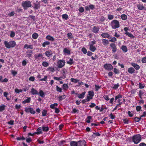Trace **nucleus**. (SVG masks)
Segmentation results:
<instances>
[{"label":"nucleus","instance_id":"1","mask_svg":"<svg viewBox=\"0 0 146 146\" xmlns=\"http://www.w3.org/2000/svg\"><path fill=\"white\" fill-rule=\"evenodd\" d=\"M4 44L5 46L8 48H13L16 45L15 41H11L9 42L5 41L4 42Z\"/></svg>","mask_w":146,"mask_h":146},{"label":"nucleus","instance_id":"2","mask_svg":"<svg viewBox=\"0 0 146 146\" xmlns=\"http://www.w3.org/2000/svg\"><path fill=\"white\" fill-rule=\"evenodd\" d=\"M132 139L134 143L137 144L141 141V136L139 134L135 135L132 137Z\"/></svg>","mask_w":146,"mask_h":146},{"label":"nucleus","instance_id":"3","mask_svg":"<svg viewBox=\"0 0 146 146\" xmlns=\"http://www.w3.org/2000/svg\"><path fill=\"white\" fill-rule=\"evenodd\" d=\"M110 25L113 29H115L119 27V22L117 20H114L111 22Z\"/></svg>","mask_w":146,"mask_h":146},{"label":"nucleus","instance_id":"4","mask_svg":"<svg viewBox=\"0 0 146 146\" xmlns=\"http://www.w3.org/2000/svg\"><path fill=\"white\" fill-rule=\"evenodd\" d=\"M21 5L24 9H26L31 7L32 3L29 1H25L22 3Z\"/></svg>","mask_w":146,"mask_h":146},{"label":"nucleus","instance_id":"5","mask_svg":"<svg viewBox=\"0 0 146 146\" xmlns=\"http://www.w3.org/2000/svg\"><path fill=\"white\" fill-rule=\"evenodd\" d=\"M25 111L27 113H29L32 114H35L36 112L31 107H26L25 108Z\"/></svg>","mask_w":146,"mask_h":146},{"label":"nucleus","instance_id":"6","mask_svg":"<svg viewBox=\"0 0 146 146\" xmlns=\"http://www.w3.org/2000/svg\"><path fill=\"white\" fill-rule=\"evenodd\" d=\"M34 58L35 60L38 61L43 58V55L42 53H37L35 54Z\"/></svg>","mask_w":146,"mask_h":146},{"label":"nucleus","instance_id":"7","mask_svg":"<svg viewBox=\"0 0 146 146\" xmlns=\"http://www.w3.org/2000/svg\"><path fill=\"white\" fill-rule=\"evenodd\" d=\"M65 63V61L64 60H59L57 62V66L59 68H62L64 65Z\"/></svg>","mask_w":146,"mask_h":146},{"label":"nucleus","instance_id":"8","mask_svg":"<svg viewBox=\"0 0 146 146\" xmlns=\"http://www.w3.org/2000/svg\"><path fill=\"white\" fill-rule=\"evenodd\" d=\"M63 53L65 55H70V50L68 48H64Z\"/></svg>","mask_w":146,"mask_h":146},{"label":"nucleus","instance_id":"9","mask_svg":"<svg viewBox=\"0 0 146 146\" xmlns=\"http://www.w3.org/2000/svg\"><path fill=\"white\" fill-rule=\"evenodd\" d=\"M104 68L107 70H110L113 69V67L110 64H106L104 65Z\"/></svg>","mask_w":146,"mask_h":146},{"label":"nucleus","instance_id":"10","mask_svg":"<svg viewBox=\"0 0 146 146\" xmlns=\"http://www.w3.org/2000/svg\"><path fill=\"white\" fill-rule=\"evenodd\" d=\"M110 46L112 49V52H115L117 51V49L115 44L113 43H111L110 44Z\"/></svg>","mask_w":146,"mask_h":146},{"label":"nucleus","instance_id":"11","mask_svg":"<svg viewBox=\"0 0 146 146\" xmlns=\"http://www.w3.org/2000/svg\"><path fill=\"white\" fill-rule=\"evenodd\" d=\"M115 100H117L118 102H119L121 101L122 99V96L121 95L119 94L115 97Z\"/></svg>","mask_w":146,"mask_h":146},{"label":"nucleus","instance_id":"12","mask_svg":"<svg viewBox=\"0 0 146 146\" xmlns=\"http://www.w3.org/2000/svg\"><path fill=\"white\" fill-rule=\"evenodd\" d=\"M138 9L140 10H142L145 9V7L144 6L143 4H137L136 5Z\"/></svg>","mask_w":146,"mask_h":146},{"label":"nucleus","instance_id":"13","mask_svg":"<svg viewBox=\"0 0 146 146\" xmlns=\"http://www.w3.org/2000/svg\"><path fill=\"white\" fill-rule=\"evenodd\" d=\"M100 28L99 27L94 26L92 28V32L95 33H97L98 32Z\"/></svg>","mask_w":146,"mask_h":146},{"label":"nucleus","instance_id":"14","mask_svg":"<svg viewBox=\"0 0 146 146\" xmlns=\"http://www.w3.org/2000/svg\"><path fill=\"white\" fill-rule=\"evenodd\" d=\"M131 65L136 70H139L140 68V66L137 64L135 63H131Z\"/></svg>","mask_w":146,"mask_h":146},{"label":"nucleus","instance_id":"15","mask_svg":"<svg viewBox=\"0 0 146 146\" xmlns=\"http://www.w3.org/2000/svg\"><path fill=\"white\" fill-rule=\"evenodd\" d=\"M86 93L85 92H84L81 94H77V96L80 99H83L84 98Z\"/></svg>","mask_w":146,"mask_h":146},{"label":"nucleus","instance_id":"16","mask_svg":"<svg viewBox=\"0 0 146 146\" xmlns=\"http://www.w3.org/2000/svg\"><path fill=\"white\" fill-rule=\"evenodd\" d=\"M86 142L84 141H78V146H85Z\"/></svg>","mask_w":146,"mask_h":146},{"label":"nucleus","instance_id":"17","mask_svg":"<svg viewBox=\"0 0 146 146\" xmlns=\"http://www.w3.org/2000/svg\"><path fill=\"white\" fill-rule=\"evenodd\" d=\"M27 99L25 100L24 101L22 102L23 104H25L26 103H29L31 101V98L30 97H27Z\"/></svg>","mask_w":146,"mask_h":146},{"label":"nucleus","instance_id":"18","mask_svg":"<svg viewBox=\"0 0 146 146\" xmlns=\"http://www.w3.org/2000/svg\"><path fill=\"white\" fill-rule=\"evenodd\" d=\"M31 93L32 95H33L38 94V91L34 88H31Z\"/></svg>","mask_w":146,"mask_h":146},{"label":"nucleus","instance_id":"19","mask_svg":"<svg viewBox=\"0 0 146 146\" xmlns=\"http://www.w3.org/2000/svg\"><path fill=\"white\" fill-rule=\"evenodd\" d=\"M44 54L47 57H49L52 55V52L51 50H49L46 51Z\"/></svg>","mask_w":146,"mask_h":146},{"label":"nucleus","instance_id":"20","mask_svg":"<svg viewBox=\"0 0 146 146\" xmlns=\"http://www.w3.org/2000/svg\"><path fill=\"white\" fill-rule=\"evenodd\" d=\"M24 48H26L27 49L29 48L32 49L33 48V46L32 45H28L27 44H25L24 46Z\"/></svg>","mask_w":146,"mask_h":146},{"label":"nucleus","instance_id":"21","mask_svg":"<svg viewBox=\"0 0 146 146\" xmlns=\"http://www.w3.org/2000/svg\"><path fill=\"white\" fill-rule=\"evenodd\" d=\"M33 53V51L31 50H28L27 52L26 56L28 58H30L32 56Z\"/></svg>","mask_w":146,"mask_h":146},{"label":"nucleus","instance_id":"22","mask_svg":"<svg viewBox=\"0 0 146 146\" xmlns=\"http://www.w3.org/2000/svg\"><path fill=\"white\" fill-rule=\"evenodd\" d=\"M102 42L103 44L105 46H107L109 43L108 40L105 39H103L102 40Z\"/></svg>","mask_w":146,"mask_h":146},{"label":"nucleus","instance_id":"23","mask_svg":"<svg viewBox=\"0 0 146 146\" xmlns=\"http://www.w3.org/2000/svg\"><path fill=\"white\" fill-rule=\"evenodd\" d=\"M70 145L71 146H78V142L72 141L70 142Z\"/></svg>","mask_w":146,"mask_h":146},{"label":"nucleus","instance_id":"24","mask_svg":"<svg viewBox=\"0 0 146 146\" xmlns=\"http://www.w3.org/2000/svg\"><path fill=\"white\" fill-rule=\"evenodd\" d=\"M135 71L134 69L132 67L129 68L128 69V72L130 74H132L134 73Z\"/></svg>","mask_w":146,"mask_h":146},{"label":"nucleus","instance_id":"25","mask_svg":"<svg viewBox=\"0 0 146 146\" xmlns=\"http://www.w3.org/2000/svg\"><path fill=\"white\" fill-rule=\"evenodd\" d=\"M90 46L89 49L90 50L93 52H94L96 50V48L94 45H89Z\"/></svg>","mask_w":146,"mask_h":146},{"label":"nucleus","instance_id":"26","mask_svg":"<svg viewBox=\"0 0 146 146\" xmlns=\"http://www.w3.org/2000/svg\"><path fill=\"white\" fill-rule=\"evenodd\" d=\"M42 129L41 127H38L37 130V131L35 132V133L37 135L40 134L42 133Z\"/></svg>","mask_w":146,"mask_h":146},{"label":"nucleus","instance_id":"27","mask_svg":"<svg viewBox=\"0 0 146 146\" xmlns=\"http://www.w3.org/2000/svg\"><path fill=\"white\" fill-rule=\"evenodd\" d=\"M58 104L57 103H54L51 104L50 105V108L52 109H55L58 106Z\"/></svg>","mask_w":146,"mask_h":146},{"label":"nucleus","instance_id":"28","mask_svg":"<svg viewBox=\"0 0 146 146\" xmlns=\"http://www.w3.org/2000/svg\"><path fill=\"white\" fill-rule=\"evenodd\" d=\"M101 36L102 37L106 38H109L110 35L109 34L107 33H104L101 34Z\"/></svg>","mask_w":146,"mask_h":146},{"label":"nucleus","instance_id":"29","mask_svg":"<svg viewBox=\"0 0 146 146\" xmlns=\"http://www.w3.org/2000/svg\"><path fill=\"white\" fill-rule=\"evenodd\" d=\"M121 48L122 50L124 52H126L127 51V49L125 46L122 45Z\"/></svg>","mask_w":146,"mask_h":146},{"label":"nucleus","instance_id":"30","mask_svg":"<svg viewBox=\"0 0 146 146\" xmlns=\"http://www.w3.org/2000/svg\"><path fill=\"white\" fill-rule=\"evenodd\" d=\"M62 71L63 76H64V78H65L66 77V75L68 74V72H67V70L65 68H63Z\"/></svg>","mask_w":146,"mask_h":146},{"label":"nucleus","instance_id":"31","mask_svg":"<svg viewBox=\"0 0 146 146\" xmlns=\"http://www.w3.org/2000/svg\"><path fill=\"white\" fill-rule=\"evenodd\" d=\"M46 38L47 40L51 41H54V38L50 35L47 36H46Z\"/></svg>","mask_w":146,"mask_h":146},{"label":"nucleus","instance_id":"32","mask_svg":"<svg viewBox=\"0 0 146 146\" xmlns=\"http://www.w3.org/2000/svg\"><path fill=\"white\" fill-rule=\"evenodd\" d=\"M70 80L71 82H73L74 83H77L78 82L80 81L79 80L75 79L73 78H71L70 79Z\"/></svg>","mask_w":146,"mask_h":146},{"label":"nucleus","instance_id":"33","mask_svg":"<svg viewBox=\"0 0 146 146\" xmlns=\"http://www.w3.org/2000/svg\"><path fill=\"white\" fill-rule=\"evenodd\" d=\"M38 94L41 97L43 98L45 96V94L44 92L42 90H40Z\"/></svg>","mask_w":146,"mask_h":146},{"label":"nucleus","instance_id":"34","mask_svg":"<svg viewBox=\"0 0 146 146\" xmlns=\"http://www.w3.org/2000/svg\"><path fill=\"white\" fill-rule=\"evenodd\" d=\"M50 43V42L49 41H45L43 43L42 46L43 47H45L46 46L49 45Z\"/></svg>","mask_w":146,"mask_h":146},{"label":"nucleus","instance_id":"35","mask_svg":"<svg viewBox=\"0 0 146 146\" xmlns=\"http://www.w3.org/2000/svg\"><path fill=\"white\" fill-rule=\"evenodd\" d=\"M144 94V92L142 90H140L138 93V95L141 99H142V96Z\"/></svg>","mask_w":146,"mask_h":146},{"label":"nucleus","instance_id":"36","mask_svg":"<svg viewBox=\"0 0 146 146\" xmlns=\"http://www.w3.org/2000/svg\"><path fill=\"white\" fill-rule=\"evenodd\" d=\"M121 17L122 20H125L127 18V16L125 14H123L121 15Z\"/></svg>","mask_w":146,"mask_h":146},{"label":"nucleus","instance_id":"37","mask_svg":"<svg viewBox=\"0 0 146 146\" xmlns=\"http://www.w3.org/2000/svg\"><path fill=\"white\" fill-rule=\"evenodd\" d=\"M127 113L129 117H131L134 114L133 111H128L127 112Z\"/></svg>","mask_w":146,"mask_h":146},{"label":"nucleus","instance_id":"38","mask_svg":"<svg viewBox=\"0 0 146 146\" xmlns=\"http://www.w3.org/2000/svg\"><path fill=\"white\" fill-rule=\"evenodd\" d=\"M6 106L4 105H0V112H2L4 110Z\"/></svg>","mask_w":146,"mask_h":146},{"label":"nucleus","instance_id":"39","mask_svg":"<svg viewBox=\"0 0 146 146\" xmlns=\"http://www.w3.org/2000/svg\"><path fill=\"white\" fill-rule=\"evenodd\" d=\"M66 96L65 95H62L58 97V100L59 101H61L63 99L65 98Z\"/></svg>","mask_w":146,"mask_h":146},{"label":"nucleus","instance_id":"40","mask_svg":"<svg viewBox=\"0 0 146 146\" xmlns=\"http://www.w3.org/2000/svg\"><path fill=\"white\" fill-rule=\"evenodd\" d=\"M48 79V76H44L43 78L40 79V81H47Z\"/></svg>","mask_w":146,"mask_h":146},{"label":"nucleus","instance_id":"41","mask_svg":"<svg viewBox=\"0 0 146 146\" xmlns=\"http://www.w3.org/2000/svg\"><path fill=\"white\" fill-rule=\"evenodd\" d=\"M91 118L92 117L91 116H88L87 117L85 120L86 122L88 123H90V119H91Z\"/></svg>","mask_w":146,"mask_h":146},{"label":"nucleus","instance_id":"42","mask_svg":"<svg viewBox=\"0 0 146 146\" xmlns=\"http://www.w3.org/2000/svg\"><path fill=\"white\" fill-rule=\"evenodd\" d=\"M88 95L89 96L92 97V98L94 95V93L93 91H89L88 92Z\"/></svg>","mask_w":146,"mask_h":146},{"label":"nucleus","instance_id":"43","mask_svg":"<svg viewBox=\"0 0 146 146\" xmlns=\"http://www.w3.org/2000/svg\"><path fill=\"white\" fill-rule=\"evenodd\" d=\"M32 36L33 38L36 39L38 38V35L37 33H35L33 34Z\"/></svg>","mask_w":146,"mask_h":146},{"label":"nucleus","instance_id":"44","mask_svg":"<svg viewBox=\"0 0 146 146\" xmlns=\"http://www.w3.org/2000/svg\"><path fill=\"white\" fill-rule=\"evenodd\" d=\"M62 88L63 90H66L68 88V86L67 84H64L63 85Z\"/></svg>","mask_w":146,"mask_h":146},{"label":"nucleus","instance_id":"45","mask_svg":"<svg viewBox=\"0 0 146 146\" xmlns=\"http://www.w3.org/2000/svg\"><path fill=\"white\" fill-rule=\"evenodd\" d=\"M125 34L127 35L128 36L131 38H134V36L129 33L127 32L125 33Z\"/></svg>","mask_w":146,"mask_h":146},{"label":"nucleus","instance_id":"46","mask_svg":"<svg viewBox=\"0 0 146 146\" xmlns=\"http://www.w3.org/2000/svg\"><path fill=\"white\" fill-rule=\"evenodd\" d=\"M47 113V110H43L42 112V116H46Z\"/></svg>","mask_w":146,"mask_h":146},{"label":"nucleus","instance_id":"47","mask_svg":"<svg viewBox=\"0 0 146 146\" xmlns=\"http://www.w3.org/2000/svg\"><path fill=\"white\" fill-rule=\"evenodd\" d=\"M15 92L17 94H19L20 92H22L23 90L21 89H19L17 88H16L15 90Z\"/></svg>","mask_w":146,"mask_h":146},{"label":"nucleus","instance_id":"48","mask_svg":"<svg viewBox=\"0 0 146 146\" xmlns=\"http://www.w3.org/2000/svg\"><path fill=\"white\" fill-rule=\"evenodd\" d=\"M68 64L71 65L73 63V60L72 59L70 58L69 60L67 61Z\"/></svg>","mask_w":146,"mask_h":146},{"label":"nucleus","instance_id":"49","mask_svg":"<svg viewBox=\"0 0 146 146\" xmlns=\"http://www.w3.org/2000/svg\"><path fill=\"white\" fill-rule=\"evenodd\" d=\"M40 5L39 4H35L34 7V8L35 9H37L40 8Z\"/></svg>","mask_w":146,"mask_h":146},{"label":"nucleus","instance_id":"50","mask_svg":"<svg viewBox=\"0 0 146 146\" xmlns=\"http://www.w3.org/2000/svg\"><path fill=\"white\" fill-rule=\"evenodd\" d=\"M62 18L63 19H64L65 20H66L68 18V16L66 14H64L62 15Z\"/></svg>","mask_w":146,"mask_h":146},{"label":"nucleus","instance_id":"51","mask_svg":"<svg viewBox=\"0 0 146 146\" xmlns=\"http://www.w3.org/2000/svg\"><path fill=\"white\" fill-rule=\"evenodd\" d=\"M96 41L94 40L93 41H90L89 42V45H94V44H95Z\"/></svg>","mask_w":146,"mask_h":146},{"label":"nucleus","instance_id":"52","mask_svg":"<svg viewBox=\"0 0 146 146\" xmlns=\"http://www.w3.org/2000/svg\"><path fill=\"white\" fill-rule=\"evenodd\" d=\"M42 65L44 66V67H47L48 66V65H49V64L47 62H43L42 63Z\"/></svg>","mask_w":146,"mask_h":146},{"label":"nucleus","instance_id":"53","mask_svg":"<svg viewBox=\"0 0 146 146\" xmlns=\"http://www.w3.org/2000/svg\"><path fill=\"white\" fill-rule=\"evenodd\" d=\"M56 90L57 91L61 92H62V89L60 88L58 86H56Z\"/></svg>","mask_w":146,"mask_h":146},{"label":"nucleus","instance_id":"54","mask_svg":"<svg viewBox=\"0 0 146 146\" xmlns=\"http://www.w3.org/2000/svg\"><path fill=\"white\" fill-rule=\"evenodd\" d=\"M16 139L17 140L19 141L21 140H25V138L24 137H18Z\"/></svg>","mask_w":146,"mask_h":146},{"label":"nucleus","instance_id":"55","mask_svg":"<svg viewBox=\"0 0 146 146\" xmlns=\"http://www.w3.org/2000/svg\"><path fill=\"white\" fill-rule=\"evenodd\" d=\"M43 130L44 131H47L49 130V128L48 127H43L42 128Z\"/></svg>","mask_w":146,"mask_h":146},{"label":"nucleus","instance_id":"56","mask_svg":"<svg viewBox=\"0 0 146 146\" xmlns=\"http://www.w3.org/2000/svg\"><path fill=\"white\" fill-rule=\"evenodd\" d=\"M53 78L54 80H57V81H60L62 80V77H54Z\"/></svg>","mask_w":146,"mask_h":146},{"label":"nucleus","instance_id":"57","mask_svg":"<svg viewBox=\"0 0 146 146\" xmlns=\"http://www.w3.org/2000/svg\"><path fill=\"white\" fill-rule=\"evenodd\" d=\"M117 41V39L115 37L111 38V39L109 40V41L111 42H115Z\"/></svg>","mask_w":146,"mask_h":146},{"label":"nucleus","instance_id":"58","mask_svg":"<svg viewBox=\"0 0 146 146\" xmlns=\"http://www.w3.org/2000/svg\"><path fill=\"white\" fill-rule=\"evenodd\" d=\"M67 35L68 38L69 39L72 38H73L72 35L71 33H68Z\"/></svg>","mask_w":146,"mask_h":146},{"label":"nucleus","instance_id":"59","mask_svg":"<svg viewBox=\"0 0 146 146\" xmlns=\"http://www.w3.org/2000/svg\"><path fill=\"white\" fill-rule=\"evenodd\" d=\"M108 18L109 20H112L113 18V16L111 15H108Z\"/></svg>","mask_w":146,"mask_h":146},{"label":"nucleus","instance_id":"60","mask_svg":"<svg viewBox=\"0 0 146 146\" xmlns=\"http://www.w3.org/2000/svg\"><path fill=\"white\" fill-rule=\"evenodd\" d=\"M82 51L84 54H86L87 53V50L85 48H83L82 49Z\"/></svg>","mask_w":146,"mask_h":146},{"label":"nucleus","instance_id":"61","mask_svg":"<svg viewBox=\"0 0 146 146\" xmlns=\"http://www.w3.org/2000/svg\"><path fill=\"white\" fill-rule=\"evenodd\" d=\"M145 87V86L143 84L139 83V87L140 89L143 88Z\"/></svg>","mask_w":146,"mask_h":146},{"label":"nucleus","instance_id":"62","mask_svg":"<svg viewBox=\"0 0 146 146\" xmlns=\"http://www.w3.org/2000/svg\"><path fill=\"white\" fill-rule=\"evenodd\" d=\"M29 80L30 81L33 82L35 81V78L33 76H31L29 77Z\"/></svg>","mask_w":146,"mask_h":146},{"label":"nucleus","instance_id":"63","mask_svg":"<svg viewBox=\"0 0 146 146\" xmlns=\"http://www.w3.org/2000/svg\"><path fill=\"white\" fill-rule=\"evenodd\" d=\"M10 32V36L12 38L15 35V33L13 31H11Z\"/></svg>","mask_w":146,"mask_h":146},{"label":"nucleus","instance_id":"64","mask_svg":"<svg viewBox=\"0 0 146 146\" xmlns=\"http://www.w3.org/2000/svg\"><path fill=\"white\" fill-rule=\"evenodd\" d=\"M141 61L143 63H146V57L143 58Z\"/></svg>","mask_w":146,"mask_h":146}]
</instances>
